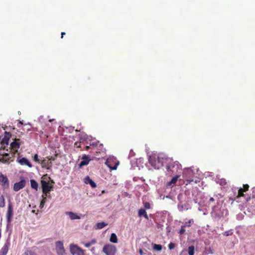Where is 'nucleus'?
<instances>
[{
  "label": "nucleus",
  "instance_id": "f257e3e1",
  "mask_svg": "<svg viewBox=\"0 0 255 255\" xmlns=\"http://www.w3.org/2000/svg\"><path fill=\"white\" fill-rule=\"evenodd\" d=\"M20 139L19 138H15L14 140L10 144V152H12L11 155H10V153L7 149V152L0 150V162L4 164H9L13 161V157L14 155L18 152V149L20 146Z\"/></svg>",
  "mask_w": 255,
  "mask_h": 255
},
{
  "label": "nucleus",
  "instance_id": "f03ea898",
  "mask_svg": "<svg viewBox=\"0 0 255 255\" xmlns=\"http://www.w3.org/2000/svg\"><path fill=\"white\" fill-rule=\"evenodd\" d=\"M170 160L169 158L163 155H151L149 157V164L155 169H158L163 166V163Z\"/></svg>",
  "mask_w": 255,
  "mask_h": 255
},
{
  "label": "nucleus",
  "instance_id": "7ed1b4c3",
  "mask_svg": "<svg viewBox=\"0 0 255 255\" xmlns=\"http://www.w3.org/2000/svg\"><path fill=\"white\" fill-rule=\"evenodd\" d=\"M41 178V185L42 192L43 194H48L50 191L53 190V185L49 184L47 174L44 175Z\"/></svg>",
  "mask_w": 255,
  "mask_h": 255
},
{
  "label": "nucleus",
  "instance_id": "20e7f679",
  "mask_svg": "<svg viewBox=\"0 0 255 255\" xmlns=\"http://www.w3.org/2000/svg\"><path fill=\"white\" fill-rule=\"evenodd\" d=\"M105 164L111 170H116L119 164V161L116 158L113 157L108 158Z\"/></svg>",
  "mask_w": 255,
  "mask_h": 255
},
{
  "label": "nucleus",
  "instance_id": "39448f33",
  "mask_svg": "<svg viewBox=\"0 0 255 255\" xmlns=\"http://www.w3.org/2000/svg\"><path fill=\"white\" fill-rule=\"evenodd\" d=\"M0 185L3 190H5L9 188V182L6 176L0 172Z\"/></svg>",
  "mask_w": 255,
  "mask_h": 255
},
{
  "label": "nucleus",
  "instance_id": "423d86ee",
  "mask_svg": "<svg viewBox=\"0 0 255 255\" xmlns=\"http://www.w3.org/2000/svg\"><path fill=\"white\" fill-rule=\"evenodd\" d=\"M103 252L107 255H115L116 248L114 245H106L103 247Z\"/></svg>",
  "mask_w": 255,
  "mask_h": 255
},
{
  "label": "nucleus",
  "instance_id": "0eeeda50",
  "mask_svg": "<svg viewBox=\"0 0 255 255\" xmlns=\"http://www.w3.org/2000/svg\"><path fill=\"white\" fill-rule=\"evenodd\" d=\"M179 166L180 164L178 162H172L166 166V169L169 173H174L178 171L180 168Z\"/></svg>",
  "mask_w": 255,
  "mask_h": 255
},
{
  "label": "nucleus",
  "instance_id": "6e6552de",
  "mask_svg": "<svg viewBox=\"0 0 255 255\" xmlns=\"http://www.w3.org/2000/svg\"><path fill=\"white\" fill-rule=\"evenodd\" d=\"M70 250L72 254H74L76 253L78 255H85L84 251L76 245H70Z\"/></svg>",
  "mask_w": 255,
  "mask_h": 255
},
{
  "label": "nucleus",
  "instance_id": "1a4fd4ad",
  "mask_svg": "<svg viewBox=\"0 0 255 255\" xmlns=\"http://www.w3.org/2000/svg\"><path fill=\"white\" fill-rule=\"evenodd\" d=\"M13 213V208L12 204L10 202H9L8 204L7 211L6 213V220L8 223H9L11 221V219L12 218Z\"/></svg>",
  "mask_w": 255,
  "mask_h": 255
},
{
  "label": "nucleus",
  "instance_id": "9d476101",
  "mask_svg": "<svg viewBox=\"0 0 255 255\" xmlns=\"http://www.w3.org/2000/svg\"><path fill=\"white\" fill-rule=\"evenodd\" d=\"M11 136V134L7 131L4 132V135L1 142V147L3 148L2 151H4L5 149V145L7 146L8 145V141Z\"/></svg>",
  "mask_w": 255,
  "mask_h": 255
},
{
  "label": "nucleus",
  "instance_id": "9b49d317",
  "mask_svg": "<svg viewBox=\"0 0 255 255\" xmlns=\"http://www.w3.org/2000/svg\"><path fill=\"white\" fill-rule=\"evenodd\" d=\"M56 251L58 255H63L64 254L65 250L63 243L61 241L56 242Z\"/></svg>",
  "mask_w": 255,
  "mask_h": 255
},
{
  "label": "nucleus",
  "instance_id": "f8f14e48",
  "mask_svg": "<svg viewBox=\"0 0 255 255\" xmlns=\"http://www.w3.org/2000/svg\"><path fill=\"white\" fill-rule=\"evenodd\" d=\"M82 161L79 164V168H82L83 166L85 165H87L89 164L91 159H90V157L87 155H84L82 157Z\"/></svg>",
  "mask_w": 255,
  "mask_h": 255
},
{
  "label": "nucleus",
  "instance_id": "ddd939ff",
  "mask_svg": "<svg viewBox=\"0 0 255 255\" xmlns=\"http://www.w3.org/2000/svg\"><path fill=\"white\" fill-rule=\"evenodd\" d=\"M25 185V181L24 180H21L19 182L15 183L13 185V190L18 191L22 189Z\"/></svg>",
  "mask_w": 255,
  "mask_h": 255
},
{
  "label": "nucleus",
  "instance_id": "4468645a",
  "mask_svg": "<svg viewBox=\"0 0 255 255\" xmlns=\"http://www.w3.org/2000/svg\"><path fill=\"white\" fill-rule=\"evenodd\" d=\"M249 185L248 184H244L243 188H241L238 190V194L237 196V198H240L241 197H243L244 196V192H246L249 190Z\"/></svg>",
  "mask_w": 255,
  "mask_h": 255
},
{
  "label": "nucleus",
  "instance_id": "2eb2a0df",
  "mask_svg": "<svg viewBox=\"0 0 255 255\" xmlns=\"http://www.w3.org/2000/svg\"><path fill=\"white\" fill-rule=\"evenodd\" d=\"M17 162L21 165H27L29 167H31L32 166L31 163L25 157H22L20 159L18 158L17 159Z\"/></svg>",
  "mask_w": 255,
  "mask_h": 255
},
{
  "label": "nucleus",
  "instance_id": "dca6fc26",
  "mask_svg": "<svg viewBox=\"0 0 255 255\" xmlns=\"http://www.w3.org/2000/svg\"><path fill=\"white\" fill-rule=\"evenodd\" d=\"M187 174L192 175H193V172L191 170H185L184 171L183 173V177L186 179V181L188 183H190L191 182L193 181V180L192 179H188L187 178Z\"/></svg>",
  "mask_w": 255,
  "mask_h": 255
},
{
  "label": "nucleus",
  "instance_id": "f3484780",
  "mask_svg": "<svg viewBox=\"0 0 255 255\" xmlns=\"http://www.w3.org/2000/svg\"><path fill=\"white\" fill-rule=\"evenodd\" d=\"M85 182L86 184H90L92 188H95L97 186L96 184L89 176L85 177Z\"/></svg>",
  "mask_w": 255,
  "mask_h": 255
},
{
  "label": "nucleus",
  "instance_id": "a211bd4d",
  "mask_svg": "<svg viewBox=\"0 0 255 255\" xmlns=\"http://www.w3.org/2000/svg\"><path fill=\"white\" fill-rule=\"evenodd\" d=\"M67 215H69L70 218L71 220H75V219H80V217L75 213L72 212H68L66 213Z\"/></svg>",
  "mask_w": 255,
  "mask_h": 255
},
{
  "label": "nucleus",
  "instance_id": "6ab92c4d",
  "mask_svg": "<svg viewBox=\"0 0 255 255\" xmlns=\"http://www.w3.org/2000/svg\"><path fill=\"white\" fill-rule=\"evenodd\" d=\"M138 215L140 217L143 216L145 219H148V217L147 215L145 209H140L138 211Z\"/></svg>",
  "mask_w": 255,
  "mask_h": 255
},
{
  "label": "nucleus",
  "instance_id": "aec40b11",
  "mask_svg": "<svg viewBox=\"0 0 255 255\" xmlns=\"http://www.w3.org/2000/svg\"><path fill=\"white\" fill-rule=\"evenodd\" d=\"M8 247L6 245H4L3 247L1 248L0 251V255H6L8 252Z\"/></svg>",
  "mask_w": 255,
  "mask_h": 255
},
{
  "label": "nucleus",
  "instance_id": "412c9836",
  "mask_svg": "<svg viewBox=\"0 0 255 255\" xmlns=\"http://www.w3.org/2000/svg\"><path fill=\"white\" fill-rule=\"evenodd\" d=\"M30 185L31 188L35 189L36 191L38 190V184L37 182L34 179L30 180Z\"/></svg>",
  "mask_w": 255,
  "mask_h": 255
},
{
  "label": "nucleus",
  "instance_id": "4be33fe9",
  "mask_svg": "<svg viewBox=\"0 0 255 255\" xmlns=\"http://www.w3.org/2000/svg\"><path fill=\"white\" fill-rule=\"evenodd\" d=\"M178 178H179V176L177 175L174 176V177L172 178V179H171V180L170 182L167 183V186H171L172 184H173V185L175 184Z\"/></svg>",
  "mask_w": 255,
  "mask_h": 255
},
{
  "label": "nucleus",
  "instance_id": "5701e85b",
  "mask_svg": "<svg viewBox=\"0 0 255 255\" xmlns=\"http://www.w3.org/2000/svg\"><path fill=\"white\" fill-rule=\"evenodd\" d=\"M110 241L113 243H117L118 242V238L117 235L115 233H112L111 235Z\"/></svg>",
  "mask_w": 255,
  "mask_h": 255
},
{
  "label": "nucleus",
  "instance_id": "b1692460",
  "mask_svg": "<svg viewBox=\"0 0 255 255\" xmlns=\"http://www.w3.org/2000/svg\"><path fill=\"white\" fill-rule=\"evenodd\" d=\"M5 206V199L4 196L0 194V207L3 208Z\"/></svg>",
  "mask_w": 255,
  "mask_h": 255
},
{
  "label": "nucleus",
  "instance_id": "393cba45",
  "mask_svg": "<svg viewBox=\"0 0 255 255\" xmlns=\"http://www.w3.org/2000/svg\"><path fill=\"white\" fill-rule=\"evenodd\" d=\"M189 255H194L195 253V247L194 246H189L188 248Z\"/></svg>",
  "mask_w": 255,
  "mask_h": 255
},
{
  "label": "nucleus",
  "instance_id": "a878e982",
  "mask_svg": "<svg viewBox=\"0 0 255 255\" xmlns=\"http://www.w3.org/2000/svg\"><path fill=\"white\" fill-rule=\"evenodd\" d=\"M97 243V241L95 239L92 240L90 242L86 243L84 244V246L86 248H89L92 245H94Z\"/></svg>",
  "mask_w": 255,
  "mask_h": 255
},
{
  "label": "nucleus",
  "instance_id": "bb28decb",
  "mask_svg": "<svg viewBox=\"0 0 255 255\" xmlns=\"http://www.w3.org/2000/svg\"><path fill=\"white\" fill-rule=\"evenodd\" d=\"M107 225L105 222H100L97 224V229H101Z\"/></svg>",
  "mask_w": 255,
  "mask_h": 255
},
{
  "label": "nucleus",
  "instance_id": "cd10ccee",
  "mask_svg": "<svg viewBox=\"0 0 255 255\" xmlns=\"http://www.w3.org/2000/svg\"><path fill=\"white\" fill-rule=\"evenodd\" d=\"M162 247L161 245L154 244L153 249L157 251H160L162 250Z\"/></svg>",
  "mask_w": 255,
  "mask_h": 255
},
{
  "label": "nucleus",
  "instance_id": "c85d7f7f",
  "mask_svg": "<svg viewBox=\"0 0 255 255\" xmlns=\"http://www.w3.org/2000/svg\"><path fill=\"white\" fill-rule=\"evenodd\" d=\"M194 221L193 219H190L188 222H186L184 223L183 226H185V227H190L191 226L192 224L193 223Z\"/></svg>",
  "mask_w": 255,
  "mask_h": 255
},
{
  "label": "nucleus",
  "instance_id": "c756f323",
  "mask_svg": "<svg viewBox=\"0 0 255 255\" xmlns=\"http://www.w3.org/2000/svg\"><path fill=\"white\" fill-rule=\"evenodd\" d=\"M42 199L41 202H43V203H45L47 201V198L48 197V194H43L42 195Z\"/></svg>",
  "mask_w": 255,
  "mask_h": 255
},
{
  "label": "nucleus",
  "instance_id": "7c9ffc66",
  "mask_svg": "<svg viewBox=\"0 0 255 255\" xmlns=\"http://www.w3.org/2000/svg\"><path fill=\"white\" fill-rule=\"evenodd\" d=\"M185 232V226L182 225V226H181V229L179 230L178 233L180 235H183V234H184Z\"/></svg>",
  "mask_w": 255,
  "mask_h": 255
},
{
  "label": "nucleus",
  "instance_id": "2f4dec72",
  "mask_svg": "<svg viewBox=\"0 0 255 255\" xmlns=\"http://www.w3.org/2000/svg\"><path fill=\"white\" fill-rule=\"evenodd\" d=\"M233 234V232L231 231H227L223 233V235L226 236H231Z\"/></svg>",
  "mask_w": 255,
  "mask_h": 255
},
{
  "label": "nucleus",
  "instance_id": "473e14b6",
  "mask_svg": "<svg viewBox=\"0 0 255 255\" xmlns=\"http://www.w3.org/2000/svg\"><path fill=\"white\" fill-rule=\"evenodd\" d=\"M144 207L146 209H149L150 208V205L148 202H145L144 203Z\"/></svg>",
  "mask_w": 255,
  "mask_h": 255
},
{
  "label": "nucleus",
  "instance_id": "72a5a7b5",
  "mask_svg": "<svg viewBox=\"0 0 255 255\" xmlns=\"http://www.w3.org/2000/svg\"><path fill=\"white\" fill-rule=\"evenodd\" d=\"M175 244L174 243H170L169 245H168V248L169 249V250H173L175 248Z\"/></svg>",
  "mask_w": 255,
  "mask_h": 255
},
{
  "label": "nucleus",
  "instance_id": "f704fd0d",
  "mask_svg": "<svg viewBox=\"0 0 255 255\" xmlns=\"http://www.w3.org/2000/svg\"><path fill=\"white\" fill-rule=\"evenodd\" d=\"M33 160L35 161V162H39V159H38V154H36L34 155V157H33Z\"/></svg>",
  "mask_w": 255,
  "mask_h": 255
},
{
  "label": "nucleus",
  "instance_id": "c9c22d12",
  "mask_svg": "<svg viewBox=\"0 0 255 255\" xmlns=\"http://www.w3.org/2000/svg\"><path fill=\"white\" fill-rule=\"evenodd\" d=\"M252 198H255V188L253 189L252 195Z\"/></svg>",
  "mask_w": 255,
  "mask_h": 255
},
{
  "label": "nucleus",
  "instance_id": "e433bc0d",
  "mask_svg": "<svg viewBox=\"0 0 255 255\" xmlns=\"http://www.w3.org/2000/svg\"><path fill=\"white\" fill-rule=\"evenodd\" d=\"M47 180L49 181H50L51 182V184H52L53 185V184H54V181H53V180L51 179V178L50 177H48L47 176Z\"/></svg>",
  "mask_w": 255,
  "mask_h": 255
},
{
  "label": "nucleus",
  "instance_id": "4c0bfd02",
  "mask_svg": "<svg viewBox=\"0 0 255 255\" xmlns=\"http://www.w3.org/2000/svg\"><path fill=\"white\" fill-rule=\"evenodd\" d=\"M44 205H45V204L43 203V202H41L40 204V205H39L40 208V209H42L44 207Z\"/></svg>",
  "mask_w": 255,
  "mask_h": 255
},
{
  "label": "nucleus",
  "instance_id": "58836bf2",
  "mask_svg": "<svg viewBox=\"0 0 255 255\" xmlns=\"http://www.w3.org/2000/svg\"><path fill=\"white\" fill-rule=\"evenodd\" d=\"M215 199L213 197H211L209 199L210 203L215 202Z\"/></svg>",
  "mask_w": 255,
  "mask_h": 255
},
{
  "label": "nucleus",
  "instance_id": "ea45409f",
  "mask_svg": "<svg viewBox=\"0 0 255 255\" xmlns=\"http://www.w3.org/2000/svg\"><path fill=\"white\" fill-rule=\"evenodd\" d=\"M74 144L77 147H80V143L78 142H76Z\"/></svg>",
  "mask_w": 255,
  "mask_h": 255
},
{
  "label": "nucleus",
  "instance_id": "a19ab883",
  "mask_svg": "<svg viewBox=\"0 0 255 255\" xmlns=\"http://www.w3.org/2000/svg\"><path fill=\"white\" fill-rule=\"evenodd\" d=\"M65 35V32H61V38H62L63 37V36Z\"/></svg>",
  "mask_w": 255,
  "mask_h": 255
},
{
  "label": "nucleus",
  "instance_id": "79ce46f5",
  "mask_svg": "<svg viewBox=\"0 0 255 255\" xmlns=\"http://www.w3.org/2000/svg\"><path fill=\"white\" fill-rule=\"evenodd\" d=\"M89 148H90V146H86L85 147V149L87 150H88Z\"/></svg>",
  "mask_w": 255,
  "mask_h": 255
},
{
  "label": "nucleus",
  "instance_id": "37998d69",
  "mask_svg": "<svg viewBox=\"0 0 255 255\" xmlns=\"http://www.w3.org/2000/svg\"><path fill=\"white\" fill-rule=\"evenodd\" d=\"M139 253H140V254L141 255H142V250H140Z\"/></svg>",
  "mask_w": 255,
  "mask_h": 255
},
{
  "label": "nucleus",
  "instance_id": "c03bdc74",
  "mask_svg": "<svg viewBox=\"0 0 255 255\" xmlns=\"http://www.w3.org/2000/svg\"><path fill=\"white\" fill-rule=\"evenodd\" d=\"M95 250V248L93 247L92 248V249H91V251H94Z\"/></svg>",
  "mask_w": 255,
  "mask_h": 255
},
{
  "label": "nucleus",
  "instance_id": "a18cd8bd",
  "mask_svg": "<svg viewBox=\"0 0 255 255\" xmlns=\"http://www.w3.org/2000/svg\"><path fill=\"white\" fill-rule=\"evenodd\" d=\"M54 121V119H52V120H49V121L50 122H52V121Z\"/></svg>",
  "mask_w": 255,
  "mask_h": 255
},
{
  "label": "nucleus",
  "instance_id": "49530a36",
  "mask_svg": "<svg viewBox=\"0 0 255 255\" xmlns=\"http://www.w3.org/2000/svg\"><path fill=\"white\" fill-rule=\"evenodd\" d=\"M35 210H32V213H35Z\"/></svg>",
  "mask_w": 255,
  "mask_h": 255
},
{
  "label": "nucleus",
  "instance_id": "de8ad7c7",
  "mask_svg": "<svg viewBox=\"0 0 255 255\" xmlns=\"http://www.w3.org/2000/svg\"><path fill=\"white\" fill-rule=\"evenodd\" d=\"M40 133H42V134H43V131H41V132H40Z\"/></svg>",
  "mask_w": 255,
  "mask_h": 255
}]
</instances>
